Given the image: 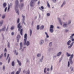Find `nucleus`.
Masks as SVG:
<instances>
[{"mask_svg": "<svg viewBox=\"0 0 74 74\" xmlns=\"http://www.w3.org/2000/svg\"><path fill=\"white\" fill-rule=\"evenodd\" d=\"M54 27L53 26V25H51L50 26V29H53V27Z\"/></svg>", "mask_w": 74, "mask_h": 74, "instance_id": "nucleus-26", "label": "nucleus"}, {"mask_svg": "<svg viewBox=\"0 0 74 74\" xmlns=\"http://www.w3.org/2000/svg\"><path fill=\"white\" fill-rule=\"evenodd\" d=\"M17 23H19V18H18L17 21Z\"/></svg>", "mask_w": 74, "mask_h": 74, "instance_id": "nucleus-38", "label": "nucleus"}, {"mask_svg": "<svg viewBox=\"0 0 74 74\" xmlns=\"http://www.w3.org/2000/svg\"><path fill=\"white\" fill-rule=\"evenodd\" d=\"M56 1V0H53V3H55Z\"/></svg>", "mask_w": 74, "mask_h": 74, "instance_id": "nucleus-57", "label": "nucleus"}, {"mask_svg": "<svg viewBox=\"0 0 74 74\" xmlns=\"http://www.w3.org/2000/svg\"><path fill=\"white\" fill-rule=\"evenodd\" d=\"M23 33V29H22L20 30V34L21 36H22Z\"/></svg>", "mask_w": 74, "mask_h": 74, "instance_id": "nucleus-13", "label": "nucleus"}, {"mask_svg": "<svg viewBox=\"0 0 74 74\" xmlns=\"http://www.w3.org/2000/svg\"><path fill=\"white\" fill-rule=\"evenodd\" d=\"M3 21H1L0 22V26H1L3 25Z\"/></svg>", "mask_w": 74, "mask_h": 74, "instance_id": "nucleus-10", "label": "nucleus"}, {"mask_svg": "<svg viewBox=\"0 0 74 74\" xmlns=\"http://www.w3.org/2000/svg\"><path fill=\"white\" fill-rule=\"evenodd\" d=\"M13 52H14V54H16V50H14L13 51Z\"/></svg>", "mask_w": 74, "mask_h": 74, "instance_id": "nucleus-32", "label": "nucleus"}, {"mask_svg": "<svg viewBox=\"0 0 74 74\" xmlns=\"http://www.w3.org/2000/svg\"><path fill=\"white\" fill-rule=\"evenodd\" d=\"M50 32L51 33H53V29H50Z\"/></svg>", "mask_w": 74, "mask_h": 74, "instance_id": "nucleus-18", "label": "nucleus"}, {"mask_svg": "<svg viewBox=\"0 0 74 74\" xmlns=\"http://www.w3.org/2000/svg\"><path fill=\"white\" fill-rule=\"evenodd\" d=\"M3 7L5 8V7H6V6L7 5V3H3Z\"/></svg>", "mask_w": 74, "mask_h": 74, "instance_id": "nucleus-16", "label": "nucleus"}, {"mask_svg": "<svg viewBox=\"0 0 74 74\" xmlns=\"http://www.w3.org/2000/svg\"><path fill=\"white\" fill-rule=\"evenodd\" d=\"M44 26H43V25H42V26L40 27H41V29H44Z\"/></svg>", "mask_w": 74, "mask_h": 74, "instance_id": "nucleus-43", "label": "nucleus"}, {"mask_svg": "<svg viewBox=\"0 0 74 74\" xmlns=\"http://www.w3.org/2000/svg\"><path fill=\"white\" fill-rule=\"evenodd\" d=\"M29 44H30V43L28 41H27L26 43V45L27 46H28L29 45Z\"/></svg>", "mask_w": 74, "mask_h": 74, "instance_id": "nucleus-24", "label": "nucleus"}, {"mask_svg": "<svg viewBox=\"0 0 74 74\" xmlns=\"http://www.w3.org/2000/svg\"><path fill=\"white\" fill-rule=\"evenodd\" d=\"M39 25H37V29L38 30L39 29Z\"/></svg>", "mask_w": 74, "mask_h": 74, "instance_id": "nucleus-42", "label": "nucleus"}, {"mask_svg": "<svg viewBox=\"0 0 74 74\" xmlns=\"http://www.w3.org/2000/svg\"><path fill=\"white\" fill-rule=\"evenodd\" d=\"M41 8H42V10H44V6H42L41 7Z\"/></svg>", "mask_w": 74, "mask_h": 74, "instance_id": "nucleus-55", "label": "nucleus"}, {"mask_svg": "<svg viewBox=\"0 0 74 74\" xmlns=\"http://www.w3.org/2000/svg\"><path fill=\"white\" fill-rule=\"evenodd\" d=\"M73 58V54H72L71 56L70 57V59L69 60V61H70L71 64H72L73 63V61H72V59Z\"/></svg>", "mask_w": 74, "mask_h": 74, "instance_id": "nucleus-3", "label": "nucleus"}, {"mask_svg": "<svg viewBox=\"0 0 74 74\" xmlns=\"http://www.w3.org/2000/svg\"><path fill=\"white\" fill-rule=\"evenodd\" d=\"M5 27H4V28L2 29V31H5Z\"/></svg>", "mask_w": 74, "mask_h": 74, "instance_id": "nucleus-45", "label": "nucleus"}, {"mask_svg": "<svg viewBox=\"0 0 74 74\" xmlns=\"http://www.w3.org/2000/svg\"><path fill=\"white\" fill-rule=\"evenodd\" d=\"M47 7L49 8H50V5H49V3H48V1L47 2Z\"/></svg>", "mask_w": 74, "mask_h": 74, "instance_id": "nucleus-27", "label": "nucleus"}, {"mask_svg": "<svg viewBox=\"0 0 74 74\" xmlns=\"http://www.w3.org/2000/svg\"><path fill=\"white\" fill-rule=\"evenodd\" d=\"M8 47H10V43H8Z\"/></svg>", "mask_w": 74, "mask_h": 74, "instance_id": "nucleus-64", "label": "nucleus"}, {"mask_svg": "<svg viewBox=\"0 0 74 74\" xmlns=\"http://www.w3.org/2000/svg\"><path fill=\"white\" fill-rule=\"evenodd\" d=\"M21 68H19L18 71L16 72V74H19V73H21Z\"/></svg>", "mask_w": 74, "mask_h": 74, "instance_id": "nucleus-6", "label": "nucleus"}, {"mask_svg": "<svg viewBox=\"0 0 74 74\" xmlns=\"http://www.w3.org/2000/svg\"><path fill=\"white\" fill-rule=\"evenodd\" d=\"M65 4V2H63V4L62 5L61 7H63V5H64V4Z\"/></svg>", "mask_w": 74, "mask_h": 74, "instance_id": "nucleus-47", "label": "nucleus"}, {"mask_svg": "<svg viewBox=\"0 0 74 74\" xmlns=\"http://www.w3.org/2000/svg\"><path fill=\"white\" fill-rule=\"evenodd\" d=\"M46 70H47V68L46 67L44 69V73H47V71H46Z\"/></svg>", "mask_w": 74, "mask_h": 74, "instance_id": "nucleus-21", "label": "nucleus"}, {"mask_svg": "<svg viewBox=\"0 0 74 74\" xmlns=\"http://www.w3.org/2000/svg\"><path fill=\"white\" fill-rule=\"evenodd\" d=\"M73 44H74V42H73L71 44L70 47H72V46H73Z\"/></svg>", "mask_w": 74, "mask_h": 74, "instance_id": "nucleus-39", "label": "nucleus"}, {"mask_svg": "<svg viewBox=\"0 0 74 74\" xmlns=\"http://www.w3.org/2000/svg\"><path fill=\"white\" fill-rule=\"evenodd\" d=\"M14 29V26L11 27V30H13Z\"/></svg>", "mask_w": 74, "mask_h": 74, "instance_id": "nucleus-41", "label": "nucleus"}, {"mask_svg": "<svg viewBox=\"0 0 74 74\" xmlns=\"http://www.w3.org/2000/svg\"><path fill=\"white\" fill-rule=\"evenodd\" d=\"M53 67V66H52V65H51V68H50L51 71H52V70L53 69V68H52Z\"/></svg>", "mask_w": 74, "mask_h": 74, "instance_id": "nucleus-35", "label": "nucleus"}, {"mask_svg": "<svg viewBox=\"0 0 74 74\" xmlns=\"http://www.w3.org/2000/svg\"><path fill=\"white\" fill-rule=\"evenodd\" d=\"M62 57H61V59L60 60V61L59 62L60 63L61 62V61H62Z\"/></svg>", "mask_w": 74, "mask_h": 74, "instance_id": "nucleus-48", "label": "nucleus"}, {"mask_svg": "<svg viewBox=\"0 0 74 74\" xmlns=\"http://www.w3.org/2000/svg\"><path fill=\"white\" fill-rule=\"evenodd\" d=\"M44 40H41L40 42V44H43L44 43Z\"/></svg>", "mask_w": 74, "mask_h": 74, "instance_id": "nucleus-19", "label": "nucleus"}, {"mask_svg": "<svg viewBox=\"0 0 74 74\" xmlns=\"http://www.w3.org/2000/svg\"><path fill=\"white\" fill-rule=\"evenodd\" d=\"M16 6L15 7V11L17 13L18 15H19V10H18V0H16Z\"/></svg>", "mask_w": 74, "mask_h": 74, "instance_id": "nucleus-1", "label": "nucleus"}, {"mask_svg": "<svg viewBox=\"0 0 74 74\" xmlns=\"http://www.w3.org/2000/svg\"><path fill=\"white\" fill-rule=\"evenodd\" d=\"M15 74V71H13L11 72V74Z\"/></svg>", "mask_w": 74, "mask_h": 74, "instance_id": "nucleus-51", "label": "nucleus"}, {"mask_svg": "<svg viewBox=\"0 0 74 74\" xmlns=\"http://www.w3.org/2000/svg\"><path fill=\"white\" fill-rule=\"evenodd\" d=\"M58 19L59 22H60V23L61 25H62V22H61V21H60V18H58Z\"/></svg>", "mask_w": 74, "mask_h": 74, "instance_id": "nucleus-15", "label": "nucleus"}, {"mask_svg": "<svg viewBox=\"0 0 74 74\" xmlns=\"http://www.w3.org/2000/svg\"><path fill=\"white\" fill-rule=\"evenodd\" d=\"M66 54L68 57H69V56H71V54H70L69 53H66Z\"/></svg>", "mask_w": 74, "mask_h": 74, "instance_id": "nucleus-22", "label": "nucleus"}, {"mask_svg": "<svg viewBox=\"0 0 74 74\" xmlns=\"http://www.w3.org/2000/svg\"><path fill=\"white\" fill-rule=\"evenodd\" d=\"M24 42L23 44L25 45H26V41L27 39V34H25L24 35Z\"/></svg>", "mask_w": 74, "mask_h": 74, "instance_id": "nucleus-2", "label": "nucleus"}, {"mask_svg": "<svg viewBox=\"0 0 74 74\" xmlns=\"http://www.w3.org/2000/svg\"><path fill=\"white\" fill-rule=\"evenodd\" d=\"M41 56V54L40 53H38L37 55V57H40Z\"/></svg>", "mask_w": 74, "mask_h": 74, "instance_id": "nucleus-17", "label": "nucleus"}, {"mask_svg": "<svg viewBox=\"0 0 74 74\" xmlns=\"http://www.w3.org/2000/svg\"><path fill=\"white\" fill-rule=\"evenodd\" d=\"M57 56L56 55H54L53 56V58H56Z\"/></svg>", "mask_w": 74, "mask_h": 74, "instance_id": "nucleus-46", "label": "nucleus"}, {"mask_svg": "<svg viewBox=\"0 0 74 74\" xmlns=\"http://www.w3.org/2000/svg\"><path fill=\"white\" fill-rule=\"evenodd\" d=\"M74 34H72L71 35V36H70V38H73V36H74Z\"/></svg>", "mask_w": 74, "mask_h": 74, "instance_id": "nucleus-44", "label": "nucleus"}, {"mask_svg": "<svg viewBox=\"0 0 74 74\" xmlns=\"http://www.w3.org/2000/svg\"><path fill=\"white\" fill-rule=\"evenodd\" d=\"M10 60H11V58H10V57H9L8 60V63H10Z\"/></svg>", "mask_w": 74, "mask_h": 74, "instance_id": "nucleus-30", "label": "nucleus"}, {"mask_svg": "<svg viewBox=\"0 0 74 74\" xmlns=\"http://www.w3.org/2000/svg\"><path fill=\"white\" fill-rule=\"evenodd\" d=\"M20 25H21V23H19V24H18V31H20V30H21V29L22 28V26H20Z\"/></svg>", "mask_w": 74, "mask_h": 74, "instance_id": "nucleus-5", "label": "nucleus"}, {"mask_svg": "<svg viewBox=\"0 0 74 74\" xmlns=\"http://www.w3.org/2000/svg\"><path fill=\"white\" fill-rule=\"evenodd\" d=\"M70 23H71V21H69V24H70Z\"/></svg>", "mask_w": 74, "mask_h": 74, "instance_id": "nucleus-63", "label": "nucleus"}, {"mask_svg": "<svg viewBox=\"0 0 74 74\" xmlns=\"http://www.w3.org/2000/svg\"><path fill=\"white\" fill-rule=\"evenodd\" d=\"M29 60L27 59V63H29Z\"/></svg>", "mask_w": 74, "mask_h": 74, "instance_id": "nucleus-53", "label": "nucleus"}, {"mask_svg": "<svg viewBox=\"0 0 74 74\" xmlns=\"http://www.w3.org/2000/svg\"><path fill=\"white\" fill-rule=\"evenodd\" d=\"M4 51L5 52H7V49H6V48H5V49Z\"/></svg>", "mask_w": 74, "mask_h": 74, "instance_id": "nucleus-59", "label": "nucleus"}, {"mask_svg": "<svg viewBox=\"0 0 74 74\" xmlns=\"http://www.w3.org/2000/svg\"><path fill=\"white\" fill-rule=\"evenodd\" d=\"M43 58H44V56H42L41 59H40L39 62H42V60H43Z\"/></svg>", "mask_w": 74, "mask_h": 74, "instance_id": "nucleus-11", "label": "nucleus"}, {"mask_svg": "<svg viewBox=\"0 0 74 74\" xmlns=\"http://www.w3.org/2000/svg\"><path fill=\"white\" fill-rule=\"evenodd\" d=\"M17 39H19L20 38H21V36H20V35H18L17 36Z\"/></svg>", "mask_w": 74, "mask_h": 74, "instance_id": "nucleus-25", "label": "nucleus"}, {"mask_svg": "<svg viewBox=\"0 0 74 74\" xmlns=\"http://www.w3.org/2000/svg\"><path fill=\"white\" fill-rule=\"evenodd\" d=\"M30 5L31 7H34V3L33 1L32 0L30 3Z\"/></svg>", "mask_w": 74, "mask_h": 74, "instance_id": "nucleus-4", "label": "nucleus"}, {"mask_svg": "<svg viewBox=\"0 0 74 74\" xmlns=\"http://www.w3.org/2000/svg\"><path fill=\"white\" fill-rule=\"evenodd\" d=\"M23 7V4L22 3L21 4V7Z\"/></svg>", "mask_w": 74, "mask_h": 74, "instance_id": "nucleus-60", "label": "nucleus"}, {"mask_svg": "<svg viewBox=\"0 0 74 74\" xmlns=\"http://www.w3.org/2000/svg\"><path fill=\"white\" fill-rule=\"evenodd\" d=\"M67 24H64L63 25V26L64 27H66V26H67Z\"/></svg>", "mask_w": 74, "mask_h": 74, "instance_id": "nucleus-31", "label": "nucleus"}, {"mask_svg": "<svg viewBox=\"0 0 74 74\" xmlns=\"http://www.w3.org/2000/svg\"><path fill=\"white\" fill-rule=\"evenodd\" d=\"M12 66H15V62L14 61H12Z\"/></svg>", "mask_w": 74, "mask_h": 74, "instance_id": "nucleus-12", "label": "nucleus"}, {"mask_svg": "<svg viewBox=\"0 0 74 74\" xmlns=\"http://www.w3.org/2000/svg\"><path fill=\"white\" fill-rule=\"evenodd\" d=\"M32 29H30V36H32Z\"/></svg>", "mask_w": 74, "mask_h": 74, "instance_id": "nucleus-20", "label": "nucleus"}, {"mask_svg": "<svg viewBox=\"0 0 74 74\" xmlns=\"http://www.w3.org/2000/svg\"><path fill=\"white\" fill-rule=\"evenodd\" d=\"M7 9V7L5 8V12H6Z\"/></svg>", "mask_w": 74, "mask_h": 74, "instance_id": "nucleus-49", "label": "nucleus"}, {"mask_svg": "<svg viewBox=\"0 0 74 74\" xmlns=\"http://www.w3.org/2000/svg\"><path fill=\"white\" fill-rule=\"evenodd\" d=\"M52 42H51L49 44V46H52Z\"/></svg>", "mask_w": 74, "mask_h": 74, "instance_id": "nucleus-54", "label": "nucleus"}, {"mask_svg": "<svg viewBox=\"0 0 74 74\" xmlns=\"http://www.w3.org/2000/svg\"><path fill=\"white\" fill-rule=\"evenodd\" d=\"M5 66L4 65H3V67L2 68V69H3V71H4V70H5Z\"/></svg>", "mask_w": 74, "mask_h": 74, "instance_id": "nucleus-28", "label": "nucleus"}, {"mask_svg": "<svg viewBox=\"0 0 74 74\" xmlns=\"http://www.w3.org/2000/svg\"><path fill=\"white\" fill-rule=\"evenodd\" d=\"M20 47H22L23 46V44L22 42H21L20 43Z\"/></svg>", "mask_w": 74, "mask_h": 74, "instance_id": "nucleus-37", "label": "nucleus"}, {"mask_svg": "<svg viewBox=\"0 0 74 74\" xmlns=\"http://www.w3.org/2000/svg\"><path fill=\"white\" fill-rule=\"evenodd\" d=\"M3 54H2L0 56V58L1 59V58H2V57H3Z\"/></svg>", "mask_w": 74, "mask_h": 74, "instance_id": "nucleus-36", "label": "nucleus"}, {"mask_svg": "<svg viewBox=\"0 0 74 74\" xmlns=\"http://www.w3.org/2000/svg\"><path fill=\"white\" fill-rule=\"evenodd\" d=\"M62 52H61V51L59 53H58L57 54V56H60V55H61V54H62Z\"/></svg>", "mask_w": 74, "mask_h": 74, "instance_id": "nucleus-8", "label": "nucleus"}, {"mask_svg": "<svg viewBox=\"0 0 74 74\" xmlns=\"http://www.w3.org/2000/svg\"><path fill=\"white\" fill-rule=\"evenodd\" d=\"M22 16L23 18V20H25V16H23V15H22Z\"/></svg>", "mask_w": 74, "mask_h": 74, "instance_id": "nucleus-33", "label": "nucleus"}, {"mask_svg": "<svg viewBox=\"0 0 74 74\" xmlns=\"http://www.w3.org/2000/svg\"><path fill=\"white\" fill-rule=\"evenodd\" d=\"M10 56V54H8L7 57L6 58V60H8V58H9V56Z\"/></svg>", "mask_w": 74, "mask_h": 74, "instance_id": "nucleus-34", "label": "nucleus"}, {"mask_svg": "<svg viewBox=\"0 0 74 74\" xmlns=\"http://www.w3.org/2000/svg\"><path fill=\"white\" fill-rule=\"evenodd\" d=\"M68 67H70V62L69 61L68 62Z\"/></svg>", "mask_w": 74, "mask_h": 74, "instance_id": "nucleus-40", "label": "nucleus"}, {"mask_svg": "<svg viewBox=\"0 0 74 74\" xmlns=\"http://www.w3.org/2000/svg\"><path fill=\"white\" fill-rule=\"evenodd\" d=\"M45 34L46 35V37L47 38H48L49 37V36H48V34L46 32H45Z\"/></svg>", "mask_w": 74, "mask_h": 74, "instance_id": "nucleus-23", "label": "nucleus"}, {"mask_svg": "<svg viewBox=\"0 0 74 74\" xmlns=\"http://www.w3.org/2000/svg\"><path fill=\"white\" fill-rule=\"evenodd\" d=\"M47 16H50V14L49 13H47Z\"/></svg>", "mask_w": 74, "mask_h": 74, "instance_id": "nucleus-56", "label": "nucleus"}, {"mask_svg": "<svg viewBox=\"0 0 74 74\" xmlns=\"http://www.w3.org/2000/svg\"><path fill=\"white\" fill-rule=\"evenodd\" d=\"M6 53H4V56L5 57H6Z\"/></svg>", "mask_w": 74, "mask_h": 74, "instance_id": "nucleus-62", "label": "nucleus"}, {"mask_svg": "<svg viewBox=\"0 0 74 74\" xmlns=\"http://www.w3.org/2000/svg\"><path fill=\"white\" fill-rule=\"evenodd\" d=\"M47 71H49L50 69L49 68H47Z\"/></svg>", "mask_w": 74, "mask_h": 74, "instance_id": "nucleus-58", "label": "nucleus"}, {"mask_svg": "<svg viewBox=\"0 0 74 74\" xmlns=\"http://www.w3.org/2000/svg\"><path fill=\"white\" fill-rule=\"evenodd\" d=\"M5 17V15H3L2 16V18L3 19H4V18Z\"/></svg>", "mask_w": 74, "mask_h": 74, "instance_id": "nucleus-52", "label": "nucleus"}, {"mask_svg": "<svg viewBox=\"0 0 74 74\" xmlns=\"http://www.w3.org/2000/svg\"><path fill=\"white\" fill-rule=\"evenodd\" d=\"M10 5H9L8 6V11H9V10H10Z\"/></svg>", "mask_w": 74, "mask_h": 74, "instance_id": "nucleus-50", "label": "nucleus"}, {"mask_svg": "<svg viewBox=\"0 0 74 74\" xmlns=\"http://www.w3.org/2000/svg\"><path fill=\"white\" fill-rule=\"evenodd\" d=\"M40 1H39L38 2V4H40Z\"/></svg>", "mask_w": 74, "mask_h": 74, "instance_id": "nucleus-61", "label": "nucleus"}, {"mask_svg": "<svg viewBox=\"0 0 74 74\" xmlns=\"http://www.w3.org/2000/svg\"><path fill=\"white\" fill-rule=\"evenodd\" d=\"M24 48H26V47H21L19 49L20 50H21L22 51H23L24 49Z\"/></svg>", "mask_w": 74, "mask_h": 74, "instance_id": "nucleus-7", "label": "nucleus"}, {"mask_svg": "<svg viewBox=\"0 0 74 74\" xmlns=\"http://www.w3.org/2000/svg\"><path fill=\"white\" fill-rule=\"evenodd\" d=\"M17 60V62H18L19 66H21V62L19 61V60H18V59Z\"/></svg>", "mask_w": 74, "mask_h": 74, "instance_id": "nucleus-9", "label": "nucleus"}, {"mask_svg": "<svg viewBox=\"0 0 74 74\" xmlns=\"http://www.w3.org/2000/svg\"><path fill=\"white\" fill-rule=\"evenodd\" d=\"M26 74H30V71H29V70H28L27 71Z\"/></svg>", "mask_w": 74, "mask_h": 74, "instance_id": "nucleus-29", "label": "nucleus"}, {"mask_svg": "<svg viewBox=\"0 0 74 74\" xmlns=\"http://www.w3.org/2000/svg\"><path fill=\"white\" fill-rule=\"evenodd\" d=\"M71 42V40H69L67 42V45H70V44Z\"/></svg>", "mask_w": 74, "mask_h": 74, "instance_id": "nucleus-14", "label": "nucleus"}]
</instances>
